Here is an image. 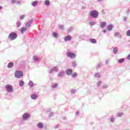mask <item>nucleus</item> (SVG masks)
<instances>
[{"label":"nucleus","instance_id":"obj_5","mask_svg":"<svg viewBox=\"0 0 130 130\" xmlns=\"http://www.w3.org/2000/svg\"><path fill=\"white\" fill-rule=\"evenodd\" d=\"M58 71H59L58 67H57V66H55L50 69V70L49 71V73L52 74L53 72H55L56 73H57Z\"/></svg>","mask_w":130,"mask_h":130},{"label":"nucleus","instance_id":"obj_29","mask_svg":"<svg viewBox=\"0 0 130 130\" xmlns=\"http://www.w3.org/2000/svg\"><path fill=\"white\" fill-rule=\"evenodd\" d=\"M21 21H17L16 22V26L19 27L20 26H21Z\"/></svg>","mask_w":130,"mask_h":130},{"label":"nucleus","instance_id":"obj_44","mask_svg":"<svg viewBox=\"0 0 130 130\" xmlns=\"http://www.w3.org/2000/svg\"><path fill=\"white\" fill-rule=\"evenodd\" d=\"M127 59H128V60H130V54L127 56Z\"/></svg>","mask_w":130,"mask_h":130},{"label":"nucleus","instance_id":"obj_43","mask_svg":"<svg viewBox=\"0 0 130 130\" xmlns=\"http://www.w3.org/2000/svg\"><path fill=\"white\" fill-rule=\"evenodd\" d=\"M53 113L52 112H50L49 114V117H51V116H53Z\"/></svg>","mask_w":130,"mask_h":130},{"label":"nucleus","instance_id":"obj_24","mask_svg":"<svg viewBox=\"0 0 130 130\" xmlns=\"http://www.w3.org/2000/svg\"><path fill=\"white\" fill-rule=\"evenodd\" d=\"M37 5H38V1H34L31 3V6H32V7H36Z\"/></svg>","mask_w":130,"mask_h":130},{"label":"nucleus","instance_id":"obj_17","mask_svg":"<svg viewBox=\"0 0 130 130\" xmlns=\"http://www.w3.org/2000/svg\"><path fill=\"white\" fill-rule=\"evenodd\" d=\"M13 67H14V63H13V62H9L7 66L8 69H12Z\"/></svg>","mask_w":130,"mask_h":130},{"label":"nucleus","instance_id":"obj_7","mask_svg":"<svg viewBox=\"0 0 130 130\" xmlns=\"http://www.w3.org/2000/svg\"><path fill=\"white\" fill-rule=\"evenodd\" d=\"M33 18H31L28 21V22H27L25 24V27H26V28H29V27H30L31 26V24H32V23H33Z\"/></svg>","mask_w":130,"mask_h":130},{"label":"nucleus","instance_id":"obj_46","mask_svg":"<svg viewBox=\"0 0 130 130\" xmlns=\"http://www.w3.org/2000/svg\"><path fill=\"white\" fill-rule=\"evenodd\" d=\"M11 3H12V4H15V3H16V1H15V0H12V1H11Z\"/></svg>","mask_w":130,"mask_h":130},{"label":"nucleus","instance_id":"obj_35","mask_svg":"<svg viewBox=\"0 0 130 130\" xmlns=\"http://www.w3.org/2000/svg\"><path fill=\"white\" fill-rule=\"evenodd\" d=\"M77 76H78V74H77V73H74L72 74V77L76 78V77H77Z\"/></svg>","mask_w":130,"mask_h":130},{"label":"nucleus","instance_id":"obj_40","mask_svg":"<svg viewBox=\"0 0 130 130\" xmlns=\"http://www.w3.org/2000/svg\"><path fill=\"white\" fill-rule=\"evenodd\" d=\"M58 28H60L61 30H63L64 26L63 25H59Z\"/></svg>","mask_w":130,"mask_h":130},{"label":"nucleus","instance_id":"obj_22","mask_svg":"<svg viewBox=\"0 0 130 130\" xmlns=\"http://www.w3.org/2000/svg\"><path fill=\"white\" fill-rule=\"evenodd\" d=\"M118 52V48L117 47H115L113 48V53L114 54H116L117 52Z\"/></svg>","mask_w":130,"mask_h":130},{"label":"nucleus","instance_id":"obj_50","mask_svg":"<svg viewBox=\"0 0 130 130\" xmlns=\"http://www.w3.org/2000/svg\"><path fill=\"white\" fill-rule=\"evenodd\" d=\"M20 3V1L16 2V4H18V5Z\"/></svg>","mask_w":130,"mask_h":130},{"label":"nucleus","instance_id":"obj_58","mask_svg":"<svg viewBox=\"0 0 130 130\" xmlns=\"http://www.w3.org/2000/svg\"><path fill=\"white\" fill-rule=\"evenodd\" d=\"M0 44H1V41H0Z\"/></svg>","mask_w":130,"mask_h":130},{"label":"nucleus","instance_id":"obj_23","mask_svg":"<svg viewBox=\"0 0 130 130\" xmlns=\"http://www.w3.org/2000/svg\"><path fill=\"white\" fill-rule=\"evenodd\" d=\"M44 4H45V6H50V2H49V1L48 0H46L44 2Z\"/></svg>","mask_w":130,"mask_h":130},{"label":"nucleus","instance_id":"obj_41","mask_svg":"<svg viewBox=\"0 0 130 130\" xmlns=\"http://www.w3.org/2000/svg\"><path fill=\"white\" fill-rule=\"evenodd\" d=\"M103 89H106L107 88H108V85H107V84H104V85H103Z\"/></svg>","mask_w":130,"mask_h":130},{"label":"nucleus","instance_id":"obj_47","mask_svg":"<svg viewBox=\"0 0 130 130\" xmlns=\"http://www.w3.org/2000/svg\"><path fill=\"white\" fill-rule=\"evenodd\" d=\"M123 21H126V17H123Z\"/></svg>","mask_w":130,"mask_h":130},{"label":"nucleus","instance_id":"obj_53","mask_svg":"<svg viewBox=\"0 0 130 130\" xmlns=\"http://www.w3.org/2000/svg\"><path fill=\"white\" fill-rule=\"evenodd\" d=\"M3 9V7L2 6H0V10H2Z\"/></svg>","mask_w":130,"mask_h":130},{"label":"nucleus","instance_id":"obj_25","mask_svg":"<svg viewBox=\"0 0 130 130\" xmlns=\"http://www.w3.org/2000/svg\"><path fill=\"white\" fill-rule=\"evenodd\" d=\"M118 62H119V63H122V62H124V58L119 59L118 60Z\"/></svg>","mask_w":130,"mask_h":130},{"label":"nucleus","instance_id":"obj_45","mask_svg":"<svg viewBox=\"0 0 130 130\" xmlns=\"http://www.w3.org/2000/svg\"><path fill=\"white\" fill-rule=\"evenodd\" d=\"M108 63H109V59H107L106 61V64H108Z\"/></svg>","mask_w":130,"mask_h":130},{"label":"nucleus","instance_id":"obj_33","mask_svg":"<svg viewBox=\"0 0 130 130\" xmlns=\"http://www.w3.org/2000/svg\"><path fill=\"white\" fill-rule=\"evenodd\" d=\"M57 86H58V84L57 83H55L52 85V88H53V89H55V88L57 87Z\"/></svg>","mask_w":130,"mask_h":130},{"label":"nucleus","instance_id":"obj_10","mask_svg":"<svg viewBox=\"0 0 130 130\" xmlns=\"http://www.w3.org/2000/svg\"><path fill=\"white\" fill-rule=\"evenodd\" d=\"M29 117V114L25 113L23 114L22 118L23 120H27Z\"/></svg>","mask_w":130,"mask_h":130},{"label":"nucleus","instance_id":"obj_28","mask_svg":"<svg viewBox=\"0 0 130 130\" xmlns=\"http://www.w3.org/2000/svg\"><path fill=\"white\" fill-rule=\"evenodd\" d=\"M96 22L95 21H90L89 23V26H94V25H95Z\"/></svg>","mask_w":130,"mask_h":130},{"label":"nucleus","instance_id":"obj_56","mask_svg":"<svg viewBox=\"0 0 130 130\" xmlns=\"http://www.w3.org/2000/svg\"><path fill=\"white\" fill-rule=\"evenodd\" d=\"M99 67H100V64H99Z\"/></svg>","mask_w":130,"mask_h":130},{"label":"nucleus","instance_id":"obj_32","mask_svg":"<svg viewBox=\"0 0 130 130\" xmlns=\"http://www.w3.org/2000/svg\"><path fill=\"white\" fill-rule=\"evenodd\" d=\"M76 92H77V90L74 89H71L70 91L71 94H75V93H76Z\"/></svg>","mask_w":130,"mask_h":130},{"label":"nucleus","instance_id":"obj_11","mask_svg":"<svg viewBox=\"0 0 130 130\" xmlns=\"http://www.w3.org/2000/svg\"><path fill=\"white\" fill-rule=\"evenodd\" d=\"M63 76H64V71H61L58 73V77L62 78Z\"/></svg>","mask_w":130,"mask_h":130},{"label":"nucleus","instance_id":"obj_2","mask_svg":"<svg viewBox=\"0 0 130 130\" xmlns=\"http://www.w3.org/2000/svg\"><path fill=\"white\" fill-rule=\"evenodd\" d=\"M17 37H18V35L15 32H11L8 36V38L9 39H10V40H11V41H13V40H15V39H17Z\"/></svg>","mask_w":130,"mask_h":130},{"label":"nucleus","instance_id":"obj_48","mask_svg":"<svg viewBox=\"0 0 130 130\" xmlns=\"http://www.w3.org/2000/svg\"><path fill=\"white\" fill-rule=\"evenodd\" d=\"M76 115H79V111L76 112Z\"/></svg>","mask_w":130,"mask_h":130},{"label":"nucleus","instance_id":"obj_21","mask_svg":"<svg viewBox=\"0 0 130 130\" xmlns=\"http://www.w3.org/2000/svg\"><path fill=\"white\" fill-rule=\"evenodd\" d=\"M89 41L90 42H91V43H93V44H95V43H97V41H96L95 39H90Z\"/></svg>","mask_w":130,"mask_h":130},{"label":"nucleus","instance_id":"obj_9","mask_svg":"<svg viewBox=\"0 0 130 130\" xmlns=\"http://www.w3.org/2000/svg\"><path fill=\"white\" fill-rule=\"evenodd\" d=\"M66 74L68 76H71L73 74V70L71 69H68L66 71Z\"/></svg>","mask_w":130,"mask_h":130},{"label":"nucleus","instance_id":"obj_20","mask_svg":"<svg viewBox=\"0 0 130 130\" xmlns=\"http://www.w3.org/2000/svg\"><path fill=\"white\" fill-rule=\"evenodd\" d=\"M100 26L101 28L103 29V28H105V27L106 26V22H102L101 23Z\"/></svg>","mask_w":130,"mask_h":130},{"label":"nucleus","instance_id":"obj_49","mask_svg":"<svg viewBox=\"0 0 130 130\" xmlns=\"http://www.w3.org/2000/svg\"><path fill=\"white\" fill-rule=\"evenodd\" d=\"M103 32L104 33H106V30L104 29V30H103Z\"/></svg>","mask_w":130,"mask_h":130},{"label":"nucleus","instance_id":"obj_30","mask_svg":"<svg viewBox=\"0 0 130 130\" xmlns=\"http://www.w3.org/2000/svg\"><path fill=\"white\" fill-rule=\"evenodd\" d=\"M28 85L30 86V87H33L34 86V83L32 81H29Z\"/></svg>","mask_w":130,"mask_h":130},{"label":"nucleus","instance_id":"obj_13","mask_svg":"<svg viewBox=\"0 0 130 130\" xmlns=\"http://www.w3.org/2000/svg\"><path fill=\"white\" fill-rule=\"evenodd\" d=\"M94 77L95 79H99L101 77V74H100V73H96L94 74Z\"/></svg>","mask_w":130,"mask_h":130},{"label":"nucleus","instance_id":"obj_38","mask_svg":"<svg viewBox=\"0 0 130 130\" xmlns=\"http://www.w3.org/2000/svg\"><path fill=\"white\" fill-rule=\"evenodd\" d=\"M25 18V15H21L19 17V20H23Z\"/></svg>","mask_w":130,"mask_h":130},{"label":"nucleus","instance_id":"obj_4","mask_svg":"<svg viewBox=\"0 0 130 130\" xmlns=\"http://www.w3.org/2000/svg\"><path fill=\"white\" fill-rule=\"evenodd\" d=\"M5 89L8 93H13L14 92V88L13 85L11 84H7L5 86Z\"/></svg>","mask_w":130,"mask_h":130},{"label":"nucleus","instance_id":"obj_39","mask_svg":"<svg viewBox=\"0 0 130 130\" xmlns=\"http://www.w3.org/2000/svg\"><path fill=\"white\" fill-rule=\"evenodd\" d=\"M68 32H72L73 31V27H70L68 29Z\"/></svg>","mask_w":130,"mask_h":130},{"label":"nucleus","instance_id":"obj_18","mask_svg":"<svg viewBox=\"0 0 130 130\" xmlns=\"http://www.w3.org/2000/svg\"><path fill=\"white\" fill-rule=\"evenodd\" d=\"M37 126L38 127V128H40L41 129V128H43V123H42V122H39L38 124H37Z\"/></svg>","mask_w":130,"mask_h":130},{"label":"nucleus","instance_id":"obj_55","mask_svg":"<svg viewBox=\"0 0 130 130\" xmlns=\"http://www.w3.org/2000/svg\"><path fill=\"white\" fill-rule=\"evenodd\" d=\"M102 13H103V14H104V10H103V11H102Z\"/></svg>","mask_w":130,"mask_h":130},{"label":"nucleus","instance_id":"obj_34","mask_svg":"<svg viewBox=\"0 0 130 130\" xmlns=\"http://www.w3.org/2000/svg\"><path fill=\"white\" fill-rule=\"evenodd\" d=\"M72 67L74 68H76V67H77V62L76 61L72 62Z\"/></svg>","mask_w":130,"mask_h":130},{"label":"nucleus","instance_id":"obj_51","mask_svg":"<svg viewBox=\"0 0 130 130\" xmlns=\"http://www.w3.org/2000/svg\"><path fill=\"white\" fill-rule=\"evenodd\" d=\"M58 126H59L58 125H57L55 127L56 128H58Z\"/></svg>","mask_w":130,"mask_h":130},{"label":"nucleus","instance_id":"obj_42","mask_svg":"<svg viewBox=\"0 0 130 130\" xmlns=\"http://www.w3.org/2000/svg\"><path fill=\"white\" fill-rule=\"evenodd\" d=\"M115 119L114 118H110V121H111V122H114V120H115Z\"/></svg>","mask_w":130,"mask_h":130},{"label":"nucleus","instance_id":"obj_14","mask_svg":"<svg viewBox=\"0 0 130 130\" xmlns=\"http://www.w3.org/2000/svg\"><path fill=\"white\" fill-rule=\"evenodd\" d=\"M115 37H117L118 38H121V34L119 32H116L114 34Z\"/></svg>","mask_w":130,"mask_h":130},{"label":"nucleus","instance_id":"obj_3","mask_svg":"<svg viewBox=\"0 0 130 130\" xmlns=\"http://www.w3.org/2000/svg\"><path fill=\"white\" fill-rule=\"evenodd\" d=\"M14 75L15 77L17 78V79H21V78H23V72L20 70H17L15 72Z\"/></svg>","mask_w":130,"mask_h":130},{"label":"nucleus","instance_id":"obj_31","mask_svg":"<svg viewBox=\"0 0 130 130\" xmlns=\"http://www.w3.org/2000/svg\"><path fill=\"white\" fill-rule=\"evenodd\" d=\"M122 115H123V113H117V116H118V117H121V116H122Z\"/></svg>","mask_w":130,"mask_h":130},{"label":"nucleus","instance_id":"obj_12","mask_svg":"<svg viewBox=\"0 0 130 130\" xmlns=\"http://www.w3.org/2000/svg\"><path fill=\"white\" fill-rule=\"evenodd\" d=\"M28 29V27H21L20 29V32L21 34H24V32H26L27 31V29Z\"/></svg>","mask_w":130,"mask_h":130},{"label":"nucleus","instance_id":"obj_54","mask_svg":"<svg viewBox=\"0 0 130 130\" xmlns=\"http://www.w3.org/2000/svg\"><path fill=\"white\" fill-rule=\"evenodd\" d=\"M50 80H51V81H52V78L50 77Z\"/></svg>","mask_w":130,"mask_h":130},{"label":"nucleus","instance_id":"obj_26","mask_svg":"<svg viewBox=\"0 0 130 130\" xmlns=\"http://www.w3.org/2000/svg\"><path fill=\"white\" fill-rule=\"evenodd\" d=\"M52 35L53 37H54V38H58V34H57V32H53Z\"/></svg>","mask_w":130,"mask_h":130},{"label":"nucleus","instance_id":"obj_37","mask_svg":"<svg viewBox=\"0 0 130 130\" xmlns=\"http://www.w3.org/2000/svg\"><path fill=\"white\" fill-rule=\"evenodd\" d=\"M126 36L130 37V30H128L126 32Z\"/></svg>","mask_w":130,"mask_h":130},{"label":"nucleus","instance_id":"obj_15","mask_svg":"<svg viewBox=\"0 0 130 130\" xmlns=\"http://www.w3.org/2000/svg\"><path fill=\"white\" fill-rule=\"evenodd\" d=\"M30 98L32 100H36V99H37V98H38V96L36 94H31L30 95Z\"/></svg>","mask_w":130,"mask_h":130},{"label":"nucleus","instance_id":"obj_1","mask_svg":"<svg viewBox=\"0 0 130 130\" xmlns=\"http://www.w3.org/2000/svg\"><path fill=\"white\" fill-rule=\"evenodd\" d=\"M99 15V13L96 10L91 11L89 13V16L93 19H97L98 16Z\"/></svg>","mask_w":130,"mask_h":130},{"label":"nucleus","instance_id":"obj_16","mask_svg":"<svg viewBox=\"0 0 130 130\" xmlns=\"http://www.w3.org/2000/svg\"><path fill=\"white\" fill-rule=\"evenodd\" d=\"M33 60L35 61H38V60H40V58L38 56L35 55L33 56Z\"/></svg>","mask_w":130,"mask_h":130},{"label":"nucleus","instance_id":"obj_27","mask_svg":"<svg viewBox=\"0 0 130 130\" xmlns=\"http://www.w3.org/2000/svg\"><path fill=\"white\" fill-rule=\"evenodd\" d=\"M25 85V82H24V81L23 80H21L19 82V86L20 87H23V86H24Z\"/></svg>","mask_w":130,"mask_h":130},{"label":"nucleus","instance_id":"obj_36","mask_svg":"<svg viewBox=\"0 0 130 130\" xmlns=\"http://www.w3.org/2000/svg\"><path fill=\"white\" fill-rule=\"evenodd\" d=\"M101 84H102V82H101V81H98L96 84L97 87H100Z\"/></svg>","mask_w":130,"mask_h":130},{"label":"nucleus","instance_id":"obj_8","mask_svg":"<svg viewBox=\"0 0 130 130\" xmlns=\"http://www.w3.org/2000/svg\"><path fill=\"white\" fill-rule=\"evenodd\" d=\"M64 40L66 42L67 41H71V40H72V36H71L70 35H68V36L65 37L64 38Z\"/></svg>","mask_w":130,"mask_h":130},{"label":"nucleus","instance_id":"obj_6","mask_svg":"<svg viewBox=\"0 0 130 130\" xmlns=\"http://www.w3.org/2000/svg\"><path fill=\"white\" fill-rule=\"evenodd\" d=\"M67 55L70 58H76V54L75 53L68 52Z\"/></svg>","mask_w":130,"mask_h":130},{"label":"nucleus","instance_id":"obj_19","mask_svg":"<svg viewBox=\"0 0 130 130\" xmlns=\"http://www.w3.org/2000/svg\"><path fill=\"white\" fill-rule=\"evenodd\" d=\"M113 28V25H112V24H109L107 26V30H108V31H111Z\"/></svg>","mask_w":130,"mask_h":130},{"label":"nucleus","instance_id":"obj_57","mask_svg":"<svg viewBox=\"0 0 130 130\" xmlns=\"http://www.w3.org/2000/svg\"><path fill=\"white\" fill-rule=\"evenodd\" d=\"M68 1H71V0H68Z\"/></svg>","mask_w":130,"mask_h":130},{"label":"nucleus","instance_id":"obj_52","mask_svg":"<svg viewBox=\"0 0 130 130\" xmlns=\"http://www.w3.org/2000/svg\"><path fill=\"white\" fill-rule=\"evenodd\" d=\"M103 0H97L98 2H103Z\"/></svg>","mask_w":130,"mask_h":130}]
</instances>
